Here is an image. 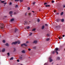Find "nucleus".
<instances>
[{
	"label": "nucleus",
	"instance_id": "obj_12",
	"mask_svg": "<svg viewBox=\"0 0 65 65\" xmlns=\"http://www.w3.org/2000/svg\"><path fill=\"white\" fill-rule=\"evenodd\" d=\"M36 30V29L34 28V29H32V31H35Z\"/></svg>",
	"mask_w": 65,
	"mask_h": 65
},
{
	"label": "nucleus",
	"instance_id": "obj_18",
	"mask_svg": "<svg viewBox=\"0 0 65 65\" xmlns=\"http://www.w3.org/2000/svg\"><path fill=\"white\" fill-rule=\"evenodd\" d=\"M57 59L58 60H60V57H58L57 58Z\"/></svg>",
	"mask_w": 65,
	"mask_h": 65
},
{
	"label": "nucleus",
	"instance_id": "obj_5",
	"mask_svg": "<svg viewBox=\"0 0 65 65\" xmlns=\"http://www.w3.org/2000/svg\"><path fill=\"white\" fill-rule=\"evenodd\" d=\"M55 51H58V48H56L55 50Z\"/></svg>",
	"mask_w": 65,
	"mask_h": 65
},
{
	"label": "nucleus",
	"instance_id": "obj_38",
	"mask_svg": "<svg viewBox=\"0 0 65 65\" xmlns=\"http://www.w3.org/2000/svg\"><path fill=\"white\" fill-rule=\"evenodd\" d=\"M56 12V10H55L54 11V12L55 13V12Z\"/></svg>",
	"mask_w": 65,
	"mask_h": 65
},
{
	"label": "nucleus",
	"instance_id": "obj_39",
	"mask_svg": "<svg viewBox=\"0 0 65 65\" xmlns=\"http://www.w3.org/2000/svg\"><path fill=\"white\" fill-rule=\"evenodd\" d=\"M17 62H19V60L18 59L17 60Z\"/></svg>",
	"mask_w": 65,
	"mask_h": 65
},
{
	"label": "nucleus",
	"instance_id": "obj_15",
	"mask_svg": "<svg viewBox=\"0 0 65 65\" xmlns=\"http://www.w3.org/2000/svg\"><path fill=\"white\" fill-rule=\"evenodd\" d=\"M1 26H3V23H1L0 24V26H1Z\"/></svg>",
	"mask_w": 65,
	"mask_h": 65
},
{
	"label": "nucleus",
	"instance_id": "obj_46",
	"mask_svg": "<svg viewBox=\"0 0 65 65\" xmlns=\"http://www.w3.org/2000/svg\"><path fill=\"white\" fill-rule=\"evenodd\" d=\"M16 14V13L15 12V13H14V14Z\"/></svg>",
	"mask_w": 65,
	"mask_h": 65
},
{
	"label": "nucleus",
	"instance_id": "obj_53",
	"mask_svg": "<svg viewBox=\"0 0 65 65\" xmlns=\"http://www.w3.org/2000/svg\"><path fill=\"white\" fill-rule=\"evenodd\" d=\"M64 50H65V48L64 49Z\"/></svg>",
	"mask_w": 65,
	"mask_h": 65
},
{
	"label": "nucleus",
	"instance_id": "obj_4",
	"mask_svg": "<svg viewBox=\"0 0 65 65\" xmlns=\"http://www.w3.org/2000/svg\"><path fill=\"white\" fill-rule=\"evenodd\" d=\"M49 61L50 62H51L53 61V60L51 59V57H50L49 58Z\"/></svg>",
	"mask_w": 65,
	"mask_h": 65
},
{
	"label": "nucleus",
	"instance_id": "obj_33",
	"mask_svg": "<svg viewBox=\"0 0 65 65\" xmlns=\"http://www.w3.org/2000/svg\"><path fill=\"white\" fill-rule=\"evenodd\" d=\"M19 0H15V1L16 2H17V1H18Z\"/></svg>",
	"mask_w": 65,
	"mask_h": 65
},
{
	"label": "nucleus",
	"instance_id": "obj_51",
	"mask_svg": "<svg viewBox=\"0 0 65 65\" xmlns=\"http://www.w3.org/2000/svg\"><path fill=\"white\" fill-rule=\"evenodd\" d=\"M27 14V13H26L25 14Z\"/></svg>",
	"mask_w": 65,
	"mask_h": 65
},
{
	"label": "nucleus",
	"instance_id": "obj_7",
	"mask_svg": "<svg viewBox=\"0 0 65 65\" xmlns=\"http://www.w3.org/2000/svg\"><path fill=\"white\" fill-rule=\"evenodd\" d=\"M37 40H35L34 41L33 43H37Z\"/></svg>",
	"mask_w": 65,
	"mask_h": 65
},
{
	"label": "nucleus",
	"instance_id": "obj_9",
	"mask_svg": "<svg viewBox=\"0 0 65 65\" xmlns=\"http://www.w3.org/2000/svg\"><path fill=\"white\" fill-rule=\"evenodd\" d=\"M44 25H43L42 27V29H44Z\"/></svg>",
	"mask_w": 65,
	"mask_h": 65
},
{
	"label": "nucleus",
	"instance_id": "obj_27",
	"mask_svg": "<svg viewBox=\"0 0 65 65\" xmlns=\"http://www.w3.org/2000/svg\"><path fill=\"white\" fill-rule=\"evenodd\" d=\"M12 4V3L10 2L9 4V5H11Z\"/></svg>",
	"mask_w": 65,
	"mask_h": 65
},
{
	"label": "nucleus",
	"instance_id": "obj_47",
	"mask_svg": "<svg viewBox=\"0 0 65 65\" xmlns=\"http://www.w3.org/2000/svg\"><path fill=\"white\" fill-rule=\"evenodd\" d=\"M63 7H65V6H63Z\"/></svg>",
	"mask_w": 65,
	"mask_h": 65
},
{
	"label": "nucleus",
	"instance_id": "obj_26",
	"mask_svg": "<svg viewBox=\"0 0 65 65\" xmlns=\"http://www.w3.org/2000/svg\"><path fill=\"white\" fill-rule=\"evenodd\" d=\"M32 33H30L29 34V36H31V35H32Z\"/></svg>",
	"mask_w": 65,
	"mask_h": 65
},
{
	"label": "nucleus",
	"instance_id": "obj_28",
	"mask_svg": "<svg viewBox=\"0 0 65 65\" xmlns=\"http://www.w3.org/2000/svg\"><path fill=\"white\" fill-rule=\"evenodd\" d=\"M7 55H8V56H9V53H7Z\"/></svg>",
	"mask_w": 65,
	"mask_h": 65
},
{
	"label": "nucleus",
	"instance_id": "obj_3",
	"mask_svg": "<svg viewBox=\"0 0 65 65\" xmlns=\"http://www.w3.org/2000/svg\"><path fill=\"white\" fill-rule=\"evenodd\" d=\"M23 45H25L26 46H27V45H27V44H26L25 43L23 44H22L21 45V46H23Z\"/></svg>",
	"mask_w": 65,
	"mask_h": 65
},
{
	"label": "nucleus",
	"instance_id": "obj_16",
	"mask_svg": "<svg viewBox=\"0 0 65 65\" xmlns=\"http://www.w3.org/2000/svg\"><path fill=\"white\" fill-rule=\"evenodd\" d=\"M22 53H25V51H24V50H23L22 52Z\"/></svg>",
	"mask_w": 65,
	"mask_h": 65
},
{
	"label": "nucleus",
	"instance_id": "obj_19",
	"mask_svg": "<svg viewBox=\"0 0 65 65\" xmlns=\"http://www.w3.org/2000/svg\"><path fill=\"white\" fill-rule=\"evenodd\" d=\"M64 19H62V20H61V21L62 22H64Z\"/></svg>",
	"mask_w": 65,
	"mask_h": 65
},
{
	"label": "nucleus",
	"instance_id": "obj_25",
	"mask_svg": "<svg viewBox=\"0 0 65 65\" xmlns=\"http://www.w3.org/2000/svg\"><path fill=\"white\" fill-rule=\"evenodd\" d=\"M27 29H29V28H30V27H29V26H28V27H27Z\"/></svg>",
	"mask_w": 65,
	"mask_h": 65
},
{
	"label": "nucleus",
	"instance_id": "obj_24",
	"mask_svg": "<svg viewBox=\"0 0 65 65\" xmlns=\"http://www.w3.org/2000/svg\"><path fill=\"white\" fill-rule=\"evenodd\" d=\"M50 6V5H46L45 6L46 7H47L48 6L49 7Z\"/></svg>",
	"mask_w": 65,
	"mask_h": 65
},
{
	"label": "nucleus",
	"instance_id": "obj_52",
	"mask_svg": "<svg viewBox=\"0 0 65 65\" xmlns=\"http://www.w3.org/2000/svg\"><path fill=\"white\" fill-rule=\"evenodd\" d=\"M1 36L0 35V37Z\"/></svg>",
	"mask_w": 65,
	"mask_h": 65
},
{
	"label": "nucleus",
	"instance_id": "obj_42",
	"mask_svg": "<svg viewBox=\"0 0 65 65\" xmlns=\"http://www.w3.org/2000/svg\"><path fill=\"white\" fill-rule=\"evenodd\" d=\"M26 43H29V42H28V41H27L26 42Z\"/></svg>",
	"mask_w": 65,
	"mask_h": 65
},
{
	"label": "nucleus",
	"instance_id": "obj_35",
	"mask_svg": "<svg viewBox=\"0 0 65 65\" xmlns=\"http://www.w3.org/2000/svg\"><path fill=\"white\" fill-rule=\"evenodd\" d=\"M45 26H47V24H45Z\"/></svg>",
	"mask_w": 65,
	"mask_h": 65
},
{
	"label": "nucleus",
	"instance_id": "obj_10",
	"mask_svg": "<svg viewBox=\"0 0 65 65\" xmlns=\"http://www.w3.org/2000/svg\"><path fill=\"white\" fill-rule=\"evenodd\" d=\"M12 12H13L12 11H10L9 12V14H12Z\"/></svg>",
	"mask_w": 65,
	"mask_h": 65
},
{
	"label": "nucleus",
	"instance_id": "obj_41",
	"mask_svg": "<svg viewBox=\"0 0 65 65\" xmlns=\"http://www.w3.org/2000/svg\"><path fill=\"white\" fill-rule=\"evenodd\" d=\"M29 15H31V13H29Z\"/></svg>",
	"mask_w": 65,
	"mask_h": 65
},
{
	"label": "nucleus",
	"instance_id": "obj_1",
	"mask_svg": "<svg viewBox=\"0 0 65 65\" xmlns=\"http://www.w3.org/2000/svg\"><path fill=\"white\" fill-rule=\"evenodd\" d=\"M17 43H18V44H19L20 43V41H18V42H17L16 41L15 42H13L12 43V44H17Z\"/></svg>",
	"mask_w": 65,
	"mask_h": 65
},
{
	"label": "nucleus",
	"instance_id": "obj_40",
	"mask_svg": "<svg viewBox=\"0 0 65 65\" xmlns=\"http://www.w3.org/2000/svg\"><path fill=\"white\" fill-rule=\"evenodd\" d=\"M7 4V3H4V4H5H5Z\"/></svg>",
	"mask_w": 65,
	"mask_h": 65
},
{
	"label": "nucleus",
	"instance_id": "obj_14",
	"mask_svg": "<svg viewBox=\"0 0 65 65\" xmlns=\"http://www.w3.org/2000/svg\"><path fill=\"white\" fill-rule=\"evenodd\" d=\"M5 45H6V46H8V43H6Z\"/></svg>",
	"mask_w": 65,
	"mask_h": 65
},
{
	"label": "nucleus",
	"instance_id": "obj_17",
	"mask_svg": "<svg viewBox=\"0 0 65 65\" xmlns=\"http://www.w3.org/2000/svg\"><path fill=\"white\" fill-rule=\"evenodd\" d=\"M3 42L4 43H5V41L4 40H3Z\"/></svg>",
	"mask_w": 65,
	"mask_h": 65
},
{
	"label": "nucleus",
	"instance_id": "obj_8",
	"mask_svg": "<svg viewBox=\"0 0 65 65\" xmlns=\"http://www.w3.org/2000/svg\"><path fill=\"white\" fill-rule=\"evenodd\" d=\"M14 21V19H12L11 20V22H13Z\"/></svg>",
	"mask_w": 65,
	"mask_h": 65
},
{
	"label": "nucleus",
	"instance_id": "obj_30",
	"mask_svg": "<svg viewBox=\"0 0 65 65\" xmlns=\"http://www.w3.org/2000/svg\"><path fill=\"white\" fill-rule=\"evenodd\" d=\"M35 2H33L32 3V4L34 5V4H35Z\"/></svg>",
	"mask_w": 65,
	"mask_h": 65
},
{
	"label": "nucleus",
	"instance_id": "obj_43",
	"mask_svg": "<svg viewBox=\"0 0 65 65\" xmlns=\"http://www.w3.org/2000/svg\"><path fill=\"white\" fill-rule=\"evenodd\" d=\"M28 51H30L31 50V49H30V48H29L28 49Z\"/></svg>",
	"mask_w": 65,
	"mask_h": 65
},
{
	"label": "nucleus",
	"instance_id": "obj_49",
	"mask_svg": "<svg viewBox=\"0 0 65 65\" xmlns=\"http://www.w3.org/2000/svg\"><path fill=\"white\" fill-rule=\"evenodd\" d=\"M46 63H45L44 64V65H45Z\"/></svg>",
	"mask_w": 65,
	"mask_h": 65
},
{
	"label": "nucleus",
	"instance_id": "obj_32",
	"mask_svg": "<svg viewBox=\"0 0 65 65\" xmlns=\"http://www.w3.org/2000/svg\"><path fill=\"white\" fill-rule=\"evenodd\" d=\"M20 1L21 2H23V0H20Z\"/></svg>",
	"mask_w": 65,
	"mask_h": 65
},
{
	"label": "nucleus",
	"instance_id": "obj_11",
	"mask_svg": "<svg viewBox=\"0 0 65 65\" xmlns=\"http://www.w3.org/2000/svg\"><path fill=\"white\" fill-rule=\"evenodd\" d=\"M56 53L57 54H58V52L57 51H54L53 53Z\"/></svg>",
	"mask_w": 65,
	"mask_h": 65
},
{
	"label": "nucleus",
	"instance_id": "obj_21",
	"mask_svg": "<svg viewBox=\"0 0 65 65\" xmlns=\"http://www.w3.org/2000/svg\"><path fill=\"white\" fill-rule=\"evenodd\" d=\"M37 22H39L40 21V20H39V19H37Z\"/></svg>",
	"mask_w": 65,
	"mask_h": 65
},
{
	"label": "nucleus",
	"instance_id": "obj_48",
	"mask_svg": "<svg viewBox=\"0 0 65 65\" xmlns=\"http://www.w3.org/2000/svg\"><path fill=\"white\" fill-rule=\"evenodd\" d=\"M32 12H34V11H32Z\"/></svg>",
	"mask_w": 65,
	"mask_h": 65
},
{
	"label": "nucleus",
	"instance_id": "obj_37",
	"mask_svg": "<svg viewBox=\"0 0 65 65\" xmlns=\"http://www.w3.org/2000/svg\"><path fill=\"white\" fill-rule=\"evenodd\" d=\"M18 6L17 5H16V6H15V7H18Z\"/></svg>",
	"mask_w": 65,
	"mask_h": 65
},
{
	"label": "nucleus",
	"instance_id": "obj_36",
	"mask_svg": "<svg viewBox=\"0 0 65 65\" xmlns=\"http://www.w3.org/2000/svg\"><path fill=\"white\" fill-rule=\"evenodd\" d=\"M54 3V1H52V3Z\"/></svg>",
	"mask_w": 65,
	"mask_h": 65
},
{
	"label": "nucleus",
	"instance_id": "obj_13",
	"mask_svg": "<svg viewBox=\"0 0 65 65\" xmlns=\"http://www.w3.org/2000/svg\"><path fill=\"white\" fill-rule=\"evenodd\" d=\"M61 37V36H60L58 37V38L59 39H60L61 38H62Z\"/></svg>",
	"mask_w": 65,
	"mask_h": 65
},
{
	"label": "nucleus",
	"instance_id": "obj_22",
	"mask_svg": "<svg viewBox=\"0 0 65 65\" xmlns=\"http://www.w3.org/2000/svg\"><path fill=\"white\" fill-rule=\"evenodd\" d=\"M1 2H2V3H4L5 2V1H1Z\"/></svg>",
	"mask_w": 65,
	"mask_h": 65
},
{
	"label": "nucleus",
	"instance_id": "obj_29",
	"mask_svg": "<svg viewBox=\"0 0 65 65\" xmlns=\"http://www.w3.org/2000/svg\"><path fill=\"white\" fill-rule=\"evenodd\" d=\"M50 39L49 38H47L46 39V40H47V41H48V40H49Z\"/></svg>",
	"mask_w": 65,
	"mask_h": 65
},
{
	"label": "nucleus",
	"instance_id": "obj_50",
	"mask_svg": "<svg viewBox=\"0 0 65 65\" xmlns=\"http://www.w3.org/2000/svg\"><path fill=\"white\" fill-rule=\"evenodd\" d=\"M10 16H11V17H12V15H11Z\"/></svg>",
	"mask_w": 65,
	"mask_h": 65
},
{
	"label": "nucleus",
	"instance_id": "obj_6",
	"mask_svg": "<svg viewBox=\"0 0 65 65\" xmlns=\"http://www.w3.org/2000/svg\"><path fill=\"white\" fill-rule=\"evenodd\" d=\"M5 49L4 48H3V49L2 50V52H5Z\"/></svg>",
	"mask_w": 65,
	"mask_h": 65
},
{
	"label": "nucleus",
	"instance_id": "obj_34",
	"mask_svg": "<svg viewBox=\"0 0 65 65\" xmlns=\"http://www.w3.org/2000/svg\"><path fill=\"white\" fill-rule=\"evenodd\" d=\"M46 4H47V3H44V5H45Z\"/></svg>",
	"mask_w": 65,
	"mask_h": 65
},
{
	"label": "nucleus",
	"instance_id": "obj_20",
	"mask_svg": "<svg viewBox=\"0 0 65 65\" xmlns=\"http://www.w3.org/2000/svg\"><path fill=\"white\" fill-rule=\"evenodd\" d=\"M63 12H62L60 14H61V15H63Z\"/></svg>",
	"mask_w": 65,
	"mask_h": 65
},
{
	"label": "nucleus",
	"instance_id": "obj_44",
	"mask_svg": "<svg viewBox=\"0 0 65 65\" xmlns=\"http://www.w3.org/2000/svg\"><path fill=\"white\" fill-rule=\"evenodd\" d=\"M65 36V35H63L62 36V37H64Z\"/></svg>",
	"mask_w": 65,
	"mask_h": 65
},
{
	"label": "nucleus",
	"instance_id": "obj_2",
	"mask_svg": "<svg viewBox=\"0 0 65 65\" xmlns=\"http://www.w3.org/2000/svg\"><path fill=\"white\" fill-rule=\"evenodd\" d=\"M19 59L20 60H23L24 59V58L22 56H20L19 57Z\"/></svg>",
	"mask_w": 65,
	"mask_h": 65
},
{
	"label": "nucleus",
	"instance_id": "obj_23",
	"mask_svg": "<svg viewBox=\"0 0 65 65\" xmlns=\"http://www.w3.org/2000/svg\"><path fill=\"white\" fill-rule=\"evenodd\" d=\"M13 60V57H11L10 59V60Z\"/></svg>",
	"mask_w": 65,
	"mask_h": 65
},
{
	"label": "nucleus",
	"instance_id": "obj_45",
	"mask_svg": "<svg viewBox=\"0 0 65 65\" xmlns=\"http://www.w3.org/2000/svg\"><path fill=\"white\" fill-rule=\"evenodd\" d=\"M57 14H59V13H57Z\"/></svg>",
	"mask_w": 65,
	"mask_h": 65
},
{
	"label": "nucleus",
	"instance_id": "obj_31",
	"mask_svg": "<svg viewBox=\"0 0 65 65\" xmlns=\"http://www.w3.org/2000/svg\"><path fill=\"white\" fill-rule=\"evenodd\" d=\"M28 10H30V8L29 7H28Z\"/></svg>",
	"mask_w": 65,
	"mask_h": 65
}]
</instances>
